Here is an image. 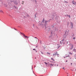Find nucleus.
Masks as SVG:
<instances>
[{
  "label": "nucleus",
  "mask_w": 76,
  "mask_h": 76,
  "mask_svg": "<svg viewBox=\"0 0 76 76\" xmlns=\"http://www.w3.org/2000/svg\"><path fill=\"white\" fill-rule=\"evenodd\" d=\"M48 22V21L45 20V24L44 25L42 24H40V25L41 26H42L43 28H44V29H46V30H47V31H50V28L49 26H47V23Z\"/></svg>",
  "instance_id": "nucleus-1"
},
{
  "label": "nucleus",
  "mask_w": 76,
  "mask_h": 76,
  "mask_svg": "<svg viewBox=\"0 0 76 76\" xmlns=\"http://www.w3.org/2000/svg\"><path fill=\"white\" fill-rule=\"evenodd\" d=\"M70 23L71 24V29H73V23L72 22H70Z\"/></svg>",
  "instance_id": "nucleus-2"
},
{
  "label": "nucleus",
  "mask_w": 76,
  "mask_h": 76,
  "mask_svg": "<svg viewBox=\"0 0 76 76\" xmlns=\"http://www.w3.org/2000/svg\"><path fill=\"white\" fill-rule=\"evenodd\" d=\"M20 34L23 35V37H24V38H27V37H28V36H25V34H24L23 33H20Z\"/></svg>",
  "instance_id": "nucleus-3"
},
{
  "label": "nucleus",
  "mask_w": 76,
  "mask_h": 76,
  "mask_svg": "<svg viewBox=\"0 0 76 76\" xmlns=\"http://www.w3.org/2000/svg\"><path fill=\"white\" fill-rule=\"evenodd\" d=\"M63 40H61V41H60V44H64V43H63Z\"/></svg>",
  "instance_id": "nucleus-4"
},
{
  "label": "nucleus",
  "mask_w": 76,
  "mask_h": 76,
  "mask_svg": "<svg viewBox=\"0 0 76 76\" xmlns=\"http://www.w3.org/2000/svg\"><path fill=\"white\" fill-rule=\"evenodd\" d=\"M56 55H57V56H58V54H57V52L53 54V56H56Z\"/></svg>",
  "instance_id": "nucleus-5"
},
{
  "label": "nucleus",
  "mask_w": 76,
  "mask_h": 76,
  "mask_svg": "<svg viewBox=\"0 0 76 76\" xmlns=\"http://www.w3.org/2000/svg\"><path fill=\"white\" fill-rule=\"evenodd\" d=\"M8 1H10V2L8 3V4H9V5L10 6V5L9 4H10V3H12V2H13V1H11L10 0H8Z\"/></svg>",
  "instance_id": "nucleus-6"
},
{
  "label": "nucleus",
  "mask_w": 76,
  "mask_h": 76,
  "mask_svg": "<svg viewBox=\"0 0 76 76\" xmlns=\"http://www.w3.org/2000/svg\"><path fill=\"white\" fill-rule=\"evenodd\" d=\"M15 4H16V5H17L18 4V2H17V1H15L14 2Z\"/></svg>",
  "instance_id": "nucleus-7"
},
{
  "label": "nucleus",
  "mask_w": 76,
  "mask_h": 76,
  "mask_svg": "<svg viewBox=\"0 0 76 76\" xmlns=\"http://www.w3.org/2000/svg\"><path fill=\"white\" fill-rule=\"evenodd\" d=\"M67 16H68L69 18H70V15H66Z\"/></svg>",
  "instance_id": "nucleus-8"
},
{
  "label": "nucleus",
  "mask_w": 76,
  "mask_h": 76,
  "mask_svg": "<svg viewBox=\"0 0 76 76\" xmlns=\"http://www.w3.org/2000/svg\"><path fill=\"white\" fill-rule=\"evenodd\" d=\"M14 7H15V9H18V8H17L16 7V6H14Z\"/></svg>",
  "instance_id": "nucleus-9"
},
{
  "label": "nucleus",
  "mask_w": 76,
  "mask_h": 76,
  "mask_svg": "<svg viewBox=\"0 0 76 76\" xmlns=\"http://www.w3.org/2000/svg\"><path fill=\"white\" fill-rule=\"evenodd\" d=\"M44 18H43V20H42V21L43 23H44Z\"/></svg>",
  "instance_id": "nucleus-10"
},
{
  "label": "nucleus",
  "mask_w": 76,
  "mask_h": 76,
  "mask_svg": "<svg viewBox=\"0 0 76 76\" xmlns=\"http://www.w3.org/2000/svg\"><path fill=\"white\" fill-rule=\"evenodd\" d=\"M69 54H70L71 55H72V53L70 52H69Z\"/></svg>",
  "instance_id": "nucleus-11"
},
{
  "label": "nucleus",
  "mask_w": 76,
  "mask_h": 76,
  "mask_svg": "<svg viewBox=\"0 0 76 76\" xmlns=\"http://www.w3.org/2000/svg\"><path fill=\"white\" fill-rule=\"evenodd\" d=\"M35 3H36V4H37V0H35Z\"/></svg>",
  "instance_id": "nucleus-12"
},
{
  "label": "nucleus",
  "mask_w": 76,
  "mask_h": 76,
  "mask_svg": "<svg viewBox=\"0 0 76 76\" xmlns=\"http://www.w3.org/2000/svg\"><path fill=\"white\" fill-rule=\"evenodd\" d=\"M52 16H53V18H54V16H55L54 15H53Z\"/></svg>",
  "instance_id": "nucleus-13"
},
{
  "label": "nucleus",
  "mask_w": 76,
  "mask_h": 76,
  "mask_svg": "<svg viewBox=\"0 0 76 76\" xmlns=\"http://www.w3.org/2000/svg\"><path fill=\"white\" fill-rule=\"evenodd\" d=\"M72 3L73 4V3H75V2H74V1H72Z\"/></svg>",
  "instance_id": "nucleus-14"
},
{
  "label": "nucleus",
  "mask_w": 76,
  "mask_h": 76,
  "mask_svg": "<svg viewBox=\"0 0 76 76\" xmlns=\"http://www.w3.org/2000/svg\"><path fill=\"white\" fill-rule=\"evenodd\" d=\"M76 2H75V3H73V4H74V5H75L76 4Z\"/></svg>",
  "instance_id": "nucleus-15"
},
{
  "label": "nucleus",
  "mask_w": 76,
  "mask_h": 76,
  "mask_svg": "<svg viewBox=\"0 0 76 76\" xmlns=\"http://www.w3.org/2000/svg\"><path fill=\"white\" fill-rule=\"evenodd\" d=\"M4 6H5V7H7V5H6V4H5Z\"/></svg>",
  "instance_id": "nucleus-16"
},
{
  "label": "nucleus",
  "mask_w": 76,
  "mask_h": 76,
  "mask_svg": "<svg viewBox=\"0 0 76 76\" xmlns=\"http://www.w3.org/2000/svg\"><path fill=\"white\" fill-rule=\"evenodd\" d=\"M74 35H75V34H73L72 35V37H74Z\"/></svg>",
  "instance_id": "nucleus-17"
},
{
  "label": "nucleus",
  "mask_w": 76,
  "mask_h": 76,
  "mask_svg": "<svg viewBox=\"0 0 76 76\" xmlns=\"http://www.w3.org/2000/svg\"><path fill=\"white\" fill-rule=\"evenodd\" d=\"M0 3H2V1H0Z\"/></svg>",
  "instance_id": "nucleus-18"
},
{
  "label": "nucleus",
  "mask_w": 76,
  "mask_h": 76,
  "mask_svg": "<svg viewBox=\"0 0 76 76\" xmlns=\"http://www.w3.org/2000/svg\"><path fill=\"white\" fill-rule=\"evenodd\" d=\"M64 2H65V3H68V2H67V1H64Z\"/></svg>",
  "instance_id": "nucleus-19"
},
{
  "label": "nucleus",
  "mask_w": 76,
  "mask_h": 76,
  "mask_svg": "<svg viewBox=\"0 0 76 76\" xmlns=\"http://www.w3.org/2000/svg\"><path fill=\"white\" fill-rule=\"evenodd\" d=\"M51 60H53V61H54V60H53L52 58H51Z\"/></svg>",
  "instance_id": "nucleus-20"
},
{
  "label": "nucleus",
  "mask_w": 76,
  "mask_h": 76,
  "mask_svg": "<svg viewBox=\"0 0 76 76\" xmlns=\"http://www.w3.org/2000/svg\"><path fill=\"white\" fill-rule=\"evenodd\" d=\"M45 64L46 65H47V62H45Z\"/></svg>",
  "instance_id": "nucleus-21"
},
{
  "label": "nucleus",
  "mask_w": 76,
  "mask_h": 76,
  "mask_svg": "<svg viewBox=\"0 0 76 76\" xmlns=\"http://www.w3.org/2000/svg\"><path fill=\"white\" fill-rule=\"evenodd\" d=\"M50 65L51 66H53V65H53V64H50Z\"/></svg>",
  "instance_id": "nucleus-22"
},
{
  "label": "nucleus",
  "mask_w": 76,
  "mask_h": 76,
  "mask_svg": "<svg viewBox=\"0 0 76 76\" xmlns=\"http://www.w3.org/2000/svg\"><path fill=\"white\" fill-rule=\"evenodd\" d=\"M51 20V19H50V20H48V22H49L50 21V20Z\"/></svg>",
  "instance_id": "nucleus-23"
},
{
  "label": "nucleus",
  "mask_w": 76,
  "mask_h": 76,
  "mask_svg": "<svg viewBox=\"0 0 76 76\" xmlns=\"http://www.w3.org/2000/svg\"><path fill=\"white\" fill-rule=\"evenodd\" d=\"M0 12H2L3 13V11H2V10H1V11H0Z\"/></svg>",
  "instance_id": "nucleus-24"
},
{
  "label": "nucleus",
  "mask_w": 76,
  "mask_h": 76,
  "mask_svg": "<svg viewBox=\"0 0 76 76\" xmlns=\"http://www.w3.org/2000/svg\"><path fill=\"white\" fill-rule=\"evenodd\" d=\"M71 46H72V48H73V45H72Z\"/></svg>",
  "instance_id": "nucleus-25"
},
{
  "label": "nucleus",
  "mask_w": 76,
  "mask_h": 76,
  "mask_svg": "<svg viewBox=\"0 0 76 76\" xmlns=\"http://www.w3.org/2000/svg\"><path fill=\"white\" fill-rule=\"evenodd\" d=\"M73 39H75V37H74L73 38Z\"/></svg>",
  "instance_id": "nucleus-26"
},
{
  "label": "nucleus",
  "mask_w": 76,
  "mask_h": 76,
  "mask_svg": "<svg viewBox=\"0 0 76 76\" xmlns=\"http://www.w3.org/2000/svg\"><path fill=\"white\" fill-rule=\"evenodd\" d=\"M52 28H54V26L52 25Z\"/></svg>",
  "instance_id": "nucleus-27"
},
{
  "label": "nucleus",
  "mask_w": 76,
  "mask_h": 76,
  "mask_svg": "<svg viewBox=\"0 0 76 76\" xmlns=\"http://www.w3.org/2000/svg\"><path fill=\"white\" fill-rule=\"evenodd\" d=\"M47 54H50V53H47Z\"/></svg>",
  "instance_id": "nucleus-28"
},
{
  "label": "nucleus",
  "mask_w": 76,
  "mask_h": 76,
  "mask_svg": "<svg viewBox=\"0 0 76 76\" xmlns=\"http://www.w3.org/2000/svg\"><path fill=\"white\" fill-rule=\"evenodd\" d=\"M69 23L68 22V23H67L68 25H69Z\"/></svg>",
  "instance_id": "nucleus-29"
},
{
  "label": "nucleus",
  "mask_w": 76,
  "mask_h": 76,
  "mask_svg": "<svg viewBox=\"0 0 76 76\" xmlns=\"http://www.w3.org/2000/svg\"><path fill=\"white\" fill-rule=\"evenodd\" d=\"M34 16L35 17V18H37V16H36V15H35Z\"/></svg>",
  "instance_id": "nucleus-30"
},
{
  "label": "nucleus",
  "mask_w": 76,
  "mask_h": 76,
  "mask_svg": "<svg viewBox=\"0 0 76 76\" xmlns=\"http://www.w3.org/2000/svg\"><path fill=\"white\" fill-rule=\"evenodd\" d=\"M57 31V30H56V28H55V31Z\"/></svg>",
  "instance_id": "nucleus-31"
},
{
  "label": "nucleus",
  "mask_w": 76,
  "mask_h": 76,
  "mask_svg": "<svg viewBox=\"0 0 76 76\" xmlns=\"http://www.w3.org/2000/svg\"><path fill=\"white\" fill-rule=\"evenodd\" d=\"M34 38H36V39H37V37H34Z\"/></svg>",
  "instance_id": "nucleus-32"
},
{
  "label": "nucleus",
  "mask_w": 76,
  "mask_h": 76,
  "mask_svg": "<svg viewBox=\"0 0 76 76\" xmlns=\"http://www.w3.org/2000/svg\"><path fill=\"white\" fill-rule=\"evenodd\" d=\"M14 29H15V30L16 31V29L15 28H14Z\"/></svg>",
  "instance_id": "nucleus-33"
},
{
  "label": "nucleus",
  "mask_w": 76,
  "mask_h": 76,
  "mask_svg": "<svg viewBox=\"0 0 76 76\" xmlns=\"http://www.w3.org/2000/svg\"><path fill=\"white\" fill-rule=\"evenodd\" d=\"M66 62H67V60L66 61Z\"/></svg>",
  "instance_id": "nucleus-34"
},
{
  "label": "nucleus",
  "mask_w": 76,
  "mask_h": 76,
  "mask_svg": "<svg viewBox=\"0 0 76 76\" xmlns=\"http://www.w3.org/2000/svg\"><path fill=\"white\" fill-rule=\"evenodd\" d=\"M65 16H67V15H65Z\"/></svg>",
  "instance_id": "nucleus-35"
},
{
  "label": "nucleus",
  "mask_w": 76,
  "mask_h": 76,
  "mask_svg": "<svg viewBox=\"0 0 76 76\" xmlns=\"http://www.w3.org/2000/svg\"><path fill=\"white\" fill-rule=\"evenodd\" d=\"M75 57H76V55H75Z\"/></svg>",
  "instance_id": "nucleus-36"
},
{
  "label": "nucleus",
  "mask_w": 76,
  "mask_h": 76,
  "mask_svg": "<svg viewBox=\"0 0 76 76\" xmlns=\"http://www.w3.org/2000/svg\"><path fill=\"white\" fill-rule=\"evenodd\" d=\"M33 50H35V49H33Z\"/></svg>",
  "instance_id": "nucleus-37"
},
{
  "label": "nucleus",
  "mask_w": 76,
  "mask_h": 76,
  "mask_svg": "<svg viewBox=\"0 0 76 76\" xmlns=\"http://www.w3.org/2000/svg\"><path fill=\"white\" fill-rule=\"evenodd\" d=\"M63 69H64V67L63 68Z\"/></svg>",
  "instance_id": "nucleus-38"
},
{
  "label": "nucleus",
  "mask_w": 76,
  "mask_h": 76,
  "mask_svg": "<svg viewBox=\"0 0 76 76\" xmlns=\"http://www.w3.org/2000/svg\"><path fill=\"white\" fill-rule=\"evenodd\" d=\"M66 32H65V35H66Z\"/></svg>",
  "instance_id": "nucleus-39"
},
{
  "label": "nucleus",
  "mask_w": 76,
  "mask_h": 76,
  "mask_svg": "<svg viewBox=\"0 0 76 76\" xmlns=\"http://www.w3.org/2000/svg\"><path fill=\"white\" fill-rule=\"evenodd\" d=\"M40 43H41V44H42V43H41V41H40Z\"/></svg>",
  "instance_id": "nucleus-40"
},
{
  "label": "nucleus",
  "mask_w": 76,
  "mask_h": 76,
  "mask_svg": "<svg viewBox=\"0 0 76 76\" xmlns=\"http://www.w3.org/2000/svg\"><path fill=\"white\" fill-rule=\"evenodd\" d=\"M23 4V3H22V4Z\"/></svg>",
  "instance_id": "nucleus-41"
},
{
  "label": "nucleus",
  "mask_w": 76,
  "mask_h": 76,
  "mask_svg": "<svg viewBox=\"0 0 76 76\" xmlns=\"http://www.w3.org/2000/svg\"><path fill=\"white\" fill-rule=\"evenodd\" d=\"M67 44H68V42H67Z\"/></svg>",
  "instance_id": "nucleus-42"
},
{
  "label": "nucleus",
  "mask_w": 76,
  "mask_h": 76,
  "mask_svg": "<svg viewBox=\"0 0 76 76\" xmlns=\"http://www.w3.org/2000/svg\"><path fill=\"white\" fill-rule=\"evenodd\" d=\"M56 13H53V14H56Z\"/></svg>",
  "instance_id": "nucleus-43"
},
{
  "label": "nucleus",
  "mask_w": 76,
  "mask_h": 76,
  "mask_svg": "<svg viewBox=\"0 0 76 76\" xmlns=\"http://www.w3.org/2000/svg\"><path fill=\"white\" fill-rule=\"evenodd\" d=\"M22 2H23V3H24V1H22Z\"/></svg>",
  "instance_id": "nucleus-44"
},
{
  "label": "nucleus",
  "mask_w": 76,
  "mask_h": 76,
  "mask_svg": "<svg viewBox=\"0 0 76 76\" xmlns=\"http://www.w3.org/2000/svg\"><path fill=\"white\" fill-rule=\"evenodd\" d=\"M29 37H27V38H29Z\"/></svg>",
  "instance_id": "nucleus-45"
},
{
  "label": "nucleus",
  "mask_w": 76,
  "mask_h": 76,
  "mask_svg": "<svg viewBox=\"0 0 76 76\" xmlns=\"http://www.w3.org/2000/svg\"><path fill=\"white\" fill-rule=\"evenodd\" d=\"M57 66H58V64H57Z\"/></svg>",
  "instance_id": "nucleus-46"
},
{
  "label": "nucleus",
  "mask_w": 76,
  "mask_h": 76,
  "mask_svg": "<svg viewBox=\"0 0 76 76\" xmlns=\"http://www.w3.org/2000/svg\"><path fill=\"white\" fill-rule=\"evenodd\" d=\"M51 34H53V33H52V32H51Z\"/></svg>",
  "instance_id": "nucleus-47"
},
{
  "label": "nucleus",
  "mask_w": 76,
  "mask_h": 76,
  "mask_svg": "<svg viewBox=\"0 0 76 76\" xmlns=\"http://www.w3.org/2000/svg\"><path fill=\"white\" fill-rule=\"evenodd\" d=\"M39 41V39H37Z\"/></svg>",
  "instance_id": "nucleus-48"
},
{
  "label": "nucleus",
  "mask_w": 76,
  "mask_h": 76,
  "mask_svg": "<svg viewBox=\"0 0 76 76\" xmlns=\"http://www.w3.org/2000/svg\"><path fill=\"white\" fill-rule=\"evenodd\" d=\"M71 64H72V63H71Z\"/></svg>",
  "instance_id": "nucleus-49"
},
{
  "label": "nucleus",
  "mask_w": 76,
  "mask_h": 76,
  "mask_svg": "<svg viewBox=\"0 0 76 76\" xmlns=\"http://www.w3.org/2000/svg\"><path fill=\"white\" fill-rule=\"evenodd\" d=\"M31 1H32L33 0H31Z\"/></svg>",
  "instance_id": "nucleus-50"
},
{
  "label": "nucleus",
  "mask_w": 76,
  "mask_h": 76,
  "mask_svg": "<svg viewBox=\"0 0 76 76\" xmlns=\"http://www.w3.org/2000/svg\"><path fill=\"white\" fill-rule=\"evenodd\" d=\"M33 26H34V24H33Z\"/></svg>",
  "instance_id": "nucleus-51"
},
{
  "label": "nucleus",
  "mask_w": 76,
  "mask_h": 76,
  "mask_svg": "<svg viewBox=\"0 0 76 76\" xmlns=\"http://www.w3.org/2000/svg\"><path fill=\"white\" fill-rule=\"evenodd\" d=\"M36 47H37V46H36Z\"/></svg>",
  "instance_id": "nucleus-52"
},
{
  "label": "nucleus",
  "mask_w": 76,
  "mask_h": 76,
  "mask_svg": "<svg viewBox=\"0 0 76 76\" xmlns=\"http://www.w3.org/2000/svg\"><path fill=\"white\" fill-rule=\"evenodd\" d=\"M58 48H59V46L58 47Z\"/></svg>",
  "instance_id": "nucleus-53"
},
{
  "label": "nucleus",
  "mask_w": 76,
  "mask_h": 76,
  "mask_svg": "<svg viewBox=\"0 0 76 76\" xmlns=\"http://www.w3.org/2000/svg\"><path fill=\"white\" fill-rule=\"evenodd\" d=\"M24 18H26V17H24Z\"/></svg>",
  "instance_id": "nucleus-54"
},
{
  "label": "nucleus",
  "mask_w": 76,
  "mask_h": 76,
  "mask_svg": "<svg viewBox=\"0 0 76 76\" xmlns=\"http://www.w3.org/2000/svg\"><path fill=\"white\" fill-rule=\"evenodd\" d=\"M35 58L36 59V58Z\"/></svg>",
  "instance_id": "nucleus-55"
},
{
  "label": "nucleus",
  "mask_w": 76,
  "mask_h": 76,
  "mask_svg": "<svg viewBox=\"0 0 76 76\" xmlns=\"http://www.w3.org/2000/svg\"><path fill=\"white\" fill-rule=\"evenodd\" d=\"M64 58H65V57H64Z\"/></svg>",
  "instance_id": "nucleus-56"
},
{
  "label": "nucleus",
  "mask_w": 76,
  "mask_h": 76,
  "mask_svg": "<svg viewBox=\"0 0 76 76\" xmlns=\"http://www.w3.org/2000/svg\"><path fill=\"white\" fill-rule=\"evenodd\" d=\"M67 74H68V73H67Z\"/></svg>",
  "instance_id": "nucleus-57"
},
{
  "label": "nucleus",
  "mask_w": 76,
  "mask_h": 76,
  "mask_svg": "<svg viewBox=\"0 0 76 76\" xmlns=\"http://www.w3.org/2000/svg\"><path fill=\"white\" fill-rule=\"evenodd\" d=\"M36 52H37V51H36Z\"/></svg>",
  "instance_id": "nucleus-58"
},
{
  "label": "nucleus",
  "mask_w": 76,
  "mask_h": 76,
  "mask_svg": "<svg viewBox=\"0 0 76 76\" xmlns=\"http://www.w3.org/2000/svg\"><path fill=\"white\" fill-rule=\"evenodd\" d=\"M75 70L76 71V69H75Z\"/></svg>",
  "instance_id": "nucleus-59"
}]
</instances>
